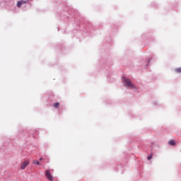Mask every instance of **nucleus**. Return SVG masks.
<instances>
[{
	"label": "nucleus",
	"instance_id": "10",
	"mask_svg": "<svg viewBox=\"0 0 181 181\" xmlns=\"http://www.w3.org/2000/svg\"><path fill=\"white\" fill-rule=\"evenodd\" d=\"M28 1H29V0H27V1H21V4L23 5L24 4H28Z\"/></svg>",
	"mask_w": 181,
	"mask_h": 181
},
{
	"label": "nucleus",
	"instance_id": "2",
	"mask_svg": "<svg viewBox=\"0 0 181 181\" xmlns=\"http://www.w3.org/2000/svg\"><path fill=\"white\" fill-rule=\"evenodd\" d=\"M45 176L48 180L53 181V177L52 176V173H50V170H47L45 171Z\"/></svg>",
	"mask_w": 181,
	"mask_h": 181
},
{
	"label": "nucleus",
	"instance_id": "4",
	"mask_svg": "<svg viewBox=\"0 0 181 181\" xmlns=\"http://www.w3.org/2000/svg\"><path fill=\"white\" fill-rule=\"evenodd\" d=\"M168 145H171V146H175L176 145V142L175 140H170L168 141Z\"/></svg>",
	"mask_w": 181,
	"mask_h": 181
},
{
	"label": "nucleus",
	"instance_id": "8",
	"mask_svg": "<svg viewBox=\"0 0 181 181\" xmlns=\"http://www.w3.org/2000/svg\"><path fill=\"white\" fill-rule=\"evenodd\" d=\"M33 163H34L35 165H40V163H39V161H38V160H33Z\"/></svg>",
	"mask_w": 181,
	"mask_h": 181
},
{
	"label": "nucleus",
	"instance_id": "6",
	"mask_svg": "<svg viewBox=\"0 0 181 181\" xmlns=\"http://www.w3.org/2000/svg\"><path fill=\"white\" fill-rule=\"evenodd\" d=\"M22 2L20 1H18L17 2V7L18 8H21L22 6Z\"/></svg>",
	"mask_w": 181,
	"mask_h": 181
},
{
	"label": "nucleus",
	"instance_id": "7",
	"mask_svg": "<svg viewBox=\"0 0 181 181\" xmlns=\"http://www.w3.org/2000/svg\"><path fill=\"white\" fill-rule=\"evenodd\" d=\"M175 73H181V68H176L175 69Z\"/></svg>",
	"mask_w": 181,
	"mask_h": 181
},
{
	"label": "nucleus",
	"instance_id": "3",
	"mask_svg": "<svg viewBox=\"0 0 181 181\" xmlns=\"http://www.w3.org/2000/svg\"><path fill=\"white\" fill-rule=\"evenodd\" d=\"M28 165H29V161L25 160L21 163V168L23 170L26 169V166H28Z\"/></svg>",
	"mask_w": 181,
	"mask_h": 181
},
{
	"label": "nucleus",
	"instance_id": "11",
	"mask_svg": "<svg viewBox=\"0 0 181 181\" xmlns=\"http://www.w3.org/2000/svg\"><path fill=\"white\" fill-rule=\"evenodd\" d=\"M40 160H43V158H40Z\"/></svg>",
	"mask_w": 181,
	"mask_h": 181
},
{
	"label": "nucleus",
	"instance_id": "9",
	"mask_svg": "<svg viewBox=\"0 0 181 181\" xmlns=\"http://www.w3.org/2000/svg\"><path fill=\"white\" fill-rule=\"evenodd\" d=\"M152 158H153V156H152V154H151L150 156H148L147 159H148V160H151V159H152Z\"/></svg>",
	"mask_w": 181,
	"mask_h": 181
},
{
	"label": "nucleus",
	"instance_id": "5",
	"mask_svg": "<svg viewBox=\"0 0 181 181\" xmlns=\"http://www.w3.org/2000/svg\"><path fill=\"white\" fill-rule=\"evenodd\" d=\"M59 105H60V103H54L53 107L54 108H59Z\"/></svg>",
	"mask_w": 181,
	"mask_h": 181
},
{
	"label": "nucleus",
	"instance_id": "1",
	"mask_svg": "<svg viewBox=\"0 0 181 181\" xmlns=\"http://www.w3.org/2000/svg\"><path fill=\"white\" fill-rule=\"evenodd\" d=\"M124 83V86L126 87H129V88H135V86H134V84H132V82H131V81L127 78H124L123 80Z\"/></svg>",
	"mask_w": 181,
	"mask_h": 181
}]
</instances>
